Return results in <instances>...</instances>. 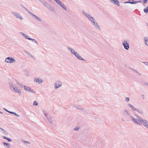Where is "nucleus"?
Masks as SVG:
<instances>
[{
    "instance_id": "24",
    "label": "nucleus",
    "mask_w": 148,
    "mask_h": 148,
    "mask_svg": "<svg viewBox=\"0 0 148 148\" xmlns=\"http://www.w3.org/2000/svg\"><path fill=\"white\" fill-rule=\"evenodd\" d=\"M136 3V1H132V2H130V1H127L125 2L124 3H130L132 4H135Z\"/></svg>"
},
{
    "instance_id": "20",
    "label": "nucleus",
    "mask_w": 148,
    "mask_h": 148,
    "mask_svg": "<svg viewBox=\"0 0 148 148\" xmlns=\"http://www.w3.org/2000/svg\"><path fill=\"white\" fill-rule=\"evenodd\" d=\"M8 112L10 114H14L15 115H16V116H17V117H19L20 116V115H19V114H16V113H15L14 112H11V111H8Z\"/></svg>"
},
{
    "instance_id": "19",
    "label": "nucleus",
    "mask_w": 148,
    "mask_h": 148,
    "mask_svg": "<svg viewBox=\"0 0 148 148\" xmlns=\"http://www.w3.org/2000/svg\"><path fill=\"white\" fill-rule=\"evenodd\" d=\"M144 40L145 44L148 47V38L145 37L144 38Z\"/></svg>"
},
{
    "instance_id": "27",
    "label": "nucleus",
    "mask_w": 148,
    "mask_h": 148,
    "mask_svg": "<svg viewBox=\"0 0 148 148\" xmlns=\"http://www.w3.org/2000/svg\"><path fill=\"white\" fill-rule=\"evenodd\" d=\"M53 1L56 2L57 4L58 5L59 3L61 2L60 0H53Z\"/></svg>"
},
{
    "instance_id": "16",
    "label": "nucleus",
    "mask_w": 148,
    "mask_h": 148,
    "mask_svg": "<svg viewBox=\"0 0 148 148\" xmlns=\"http://www.w3.org/2000/svg\"><path fill=\"white\" fill-rule=\"evenodd\" d=\"M20 34L22 35L26 39H27L29 40H30L31 38L29 37V36H27L26 34L23 33L22 32H20Z\"/></svg>"
},
{
    "instance_id": "7",
    "label": "nucleus",
    "mask_w": 148,
    "mask_h": 148,
    "mask_svg": "<svg viewBox=\"0 0 148 148\" xmlns=\"http://www.w3.org/2000/svg\"><path fill=\"white\" fill-rule=\"evenodd\" d=\"M24 90L28 92H29L32 93H35V92L34 90L31 88L29 86H27L24 85Z\"/></svg>"
},
{
    "instance_id": "46",
    "label": "nucleus",
    "mask_w": 148,
    "mask_h": 148,
    "mask_svg": "<svg viewBox=\"0 0 148 148\" xmlns=\"http://www.w3.org/2000/svg\"><path fill=\"white\" fill-rule=\"evenodd\" d=\"M141 97H142L143 99H145V95H142Z\"/></svg>"
},
{
    "instance_id": "14",
    "label": "nucleus",
    "mask_w": 148,
    "mask_h": 148,
    "mask_svg": "<svg viewBox=\"0 0 148 148\" xmlns=\"http://www.w3.org/2000/svg\"><path fill=\"white\" fill-rule=\"evenodd\" d=\"M110 1L113 4L116 5L118 6H120L119 3L117 0H110Z\"/></svg>"
},
{
    "instance_id": "51",
    "label": "nucleus",
    "mask_w": 148,
    "mask_h": 148,
    "mask_svg": "<svg viewBox=\"0 0 148 148\" xmlns=\"http://www.w3.org/2000/svg\"><path fill=\"white\" fill-rule=\"evenodd\" d=\"M24 85H23V84H22L21 85V86L20 87H24Z\"/></svg>"
},
{
    "instance_id": "53",
    "label": "nucleus",
    "mask_w": 148,
    "mask_h": 148,
    "mask_svg": "<svg viewBox=\"0 0 148 148\" xmlns=\"http://www.w3.org/2000/svg\"><path fill=\"white\" fill-rule=\"evenodd\" d=\"M43 1H44L43 0H42V1H41V2H43Z\"/></svg>"
},
{
    "instance_id": "45",
    "label": "nucleus",
    "mask_w": 148,
    "mask_h": 148,
    "mask_svg": "<svg viewBox=\"0 0 148 148\" xmlns=\"http://www.w3.org/2000/svg\"><path fill=\"white\" fill-rule=\"evenodd\" d=\"M144 63L145 65L148 66V62H144Z\"/></svg>"
},
{
    "instance_id": "39",
    "label": "nucleus",
    "mask_w": 148,
    "mask_h": 148,
    "mask_svg": "<svg viewBox=\"0 0 148 148\" xmlns=\"http://www.w3.org/2000/svg\"><path fill=\"white\" fill-rule=\"evenodd\" d=\"M63 3H63L62 1H61V2L59 3V4H58V5L60 6H61V5Z\"/></svg>"
},
{
    "instance_id": "50",
    "label": "nucleus",
    "mask_w": 148,
    "mask_h": 148,
    "mask_svg": "<svg viewBox=\"0 0 148 148\" xmlns=\"http://www.w3.org/2000/svg\"><path fill=\"white\" fill-rule=\"evenodd\" d=\"M3 138L4 139H7V138H7V137H6V136H4L3 137Z\"/></svg>"
},
{
    "instance_id": "18",
    "label": "nucleus",
    "mask_w": 148,
    "mask_h": 148,
    "mask_svg": "<svg viewBox=\"0 0 148 148\" xmlns=\"http://www.w3.org/2000/svg\"><path fill=\"white\" fill-rule=\"evenodd\" d=\"M32 16L34 18L36 19L38 21H41V20L40 18L39 17H38L36 15H34V14L32 15Z\"/></svg>"
},
{
    "instance_id": "54",
    "label": "nucleus",
    "mask_w": 148,
    "mask_h": 148,
    "mask_svg": "<svg viewBox=\"0 0 148 148\" xmlns=\"http://www.w3.org/2000/svg\"><path fill=\"white\" fill-rule=\"evenodd\" d=\"M147 1V0H145V1Z\"/></svg>"
},
{
    "instance_id": "1",
    "label": "nucleus",
    "mask_w": 148,
    "mask_h": 148,
    "mask_svg": "<svg viewBox=\"0 0 148 148\" xmlns=\"http://www.w3.org/2000/svg\"><path fill=\"white\" fill-rule=\"evenodd\" d=\"M122 114L123 116L127 118L133 123L140 125V122L142 118L136 114H134L135 118L132 115L130 111L127 109H125Z\"/></svg>"
},
{
    "instance_id": "21",
    "label": "nucleus",
    "mask_w": 148,
    "mask_h": 148,
    "mask_svg": "<svg viewBox=\"0 0 148 148\" xmlns=\"http://www.w3.org/2000/svg\"><path fill=\"white\" fill-rule=\"evenodd\" d=\"M47 119L51 124H52L53 123V121L51 118L50 117H47Z\"/></svg>"
},
{
    "instance_id": "3",
    "label": "nucleus",
    "mask_w": 148,
    "mask_h": 148,
    "mask_svg": "<svg viewBox=\"0 0 148 148\" xmlns=\"http://www.w3.org/2000/svg\"><path fill=\"white\" fill-rule=\"evenodd\" d=\"M15 81V79L13 78L9 80L8 83L10 88L12 91L20 95L22 93L21 90L14 84Z\"/></svg>"
},
{
    "instance_id": "22",
    "label": "nucleus",
    "mask_w": 148,
    "mask_h": 148,
    "mask_svg": "<svg viewBox=\"0 0 148 148\" xmlns=\"http://www.w3.org/2000/svg\"><path fill=\"white\" fill-rule=\"evenodd\" d=\"M15 82H16V83L18 84V86L20 87L21 86V85L22 84L20 82H19L18 81L15 79Z\"/></svg>"
},
{
    "instance_id": "8",
    "label": "nucleus",
    "mask_w": 148,
    "mask_h": 148,
    "mask_svg": "<svg viewBox=\"0 0 148 148\" xmlns=\"http://www.w3.org/2000/svg\"><path fill=\"white\" fill-rule=\"evenodd\" d=\"M34 82L38 84H40L42 83L43 82V80L41 78L36 77L34 78Z\"/></svg>"
},
{
    "instance_id": "35",
    "label": "nucleus",
    "mask_w": 148,
    "mask_h": 148,
    "mask_svg": "<svg viewBox=\"0 0 148 148\" xmlns=\"http://www.w3.org/2000/svg\"><path fill=\"white\" fill-rule=\"evenodd\" d=\"M27 11L28 13L29 14H30V15L32 16V15H33L34 14L33 13H32L30 11H29V10H27Z\"/></svg>"
},
{
    "instance_id": "25",
    "label": "nucleus",
    "mask_w": 148,
    "mask_h": 148,
    "mask_svg": "<svg viewBox=\"0 0 148 148\" xmlns=\"http://www.w3.org/2000/svg\"><path fill=\"white\" fill-rule=\"evenodd\" d=\"M29 40H32V42H34L36 43L37 44H38V42L37 41L34 39H33L31 38Z\"/></svg>"
},
{
    "instance_id": "34",
    "label": "nucleus",
    "mask_w": 148,
    "mask_h": 148,
    "mask_svg": "<svg viewBox=\"0 0 148 148\" xmlns=\"http://www.w3.org/2000/svg\"><path fill=\"white\" fill-rule=\"evenodd\" d=\"M42 3L44 4L45 6H46L47 5L48 3L47 2L45 1H43V2H42Z\"/></svg>"
},
{
    "instance_id": "2",
    "label": "nucleus",
    "mask_w": 148,
    "mask_h": 148,
    "mask_svg": "<svg viewBox=\"0 0 148 148\" xmlns=\"http://www.w3.org/2000/svg\"><path fill=\"white\" fill-rule=\"evenodd\" d=\"M82 12L84 14V15L90 22L92 25L96 29L98 30H100V26L94 18L92 17L91 14L85 10H83L82 11Z\"/></svg>"
},
{
    "instance_id": "36",
    "label": "nucleus",
    "mask_w": 148,
    "mask_h": 148,
    "mask_svg": "<svg viewBox=\"0 0 148 148\" xmlns=\"http://www.w3.org/2000/svg\"><path fill=\"white\" fill-rule=\"evenodd\" d=\"M73 107H75V108H77V106H78V105H77L76 104H73Z\"/></svg>"
},
{
    "instance_id": "23",
    "label": "nucleus",
    "mask_w": 148,
    "mask_h": 148,
    "mask_svg": "<svg viewBox=\"0 0 148 148\" xmlns=\"http://www.w3.org/2000/svg\"><path fill=\"white\" fill-rule=\"evenodd\" d=\"M26 53L30 57L32 58H33L34 56H33L32 55L31 53H29L28 52V51H26Z\"/></svg>"
},
{
    "instance_id": "37",
    "label": "nucleus",
    "mask_w": 148,
    "mask_h": 148,
    "mask_svg": "<svg viewBox=\"0 0 148 148\" xmlns=\"http://www.w3.org/2000/svg\"><path fill=\"white\" fill-rule=\"evenodd\" d=\"M3 144L4 145H5L6 146H8V147H9V144H8L7 143H4Z\"/></svg>"
},
{
    "instance_id": "30",
    "label": "nucleus",
    "mask_w": 148,
    "mask_h": 148,
    "mask_svg": "<svg viewBox=\"0 0 148 148\" xmlns=\"http://www.w3.org/2000/svg\"><path fill=\"white\" fill-rule=\"evenodd\" d=\"M38 105V102L36 101H34L33 103V106H37Z\"/></svg>"
},
{
    "instance_id": "38",
    "label": "nucleus",
    "mask_w": 148,
    "mask_h": 148,
    "mask_svg": "<svg viewBox=\"0 0 148 148\" xmlns=\"http://www.w3.org/2000/svg\"><path fill=\"white\" fill-rule=\"evenodd\" d=\"M23 142L25 143V144H29L30 143L28 141H24Z\"/></svg>"
},
{
    "instance_id": "32",
    "label": "nucleus",
    "mask_w": 148,
    "mask_h": 148,
    "mask_svg": "<svg viewBox=\"0 0 148 148\" xmlns=\"http://www.w3.org/2000/svg\"><path fill=\"white\" fill-rule=\"evenodd\" d=\"M144 11L147 13L148 12V6L146 7V9H145L144 10Z\"/></svg>"
},
{
    "instance_id": "6",
    "label": "nucleus",
    "mask_w": 148,
    "mask_h": 148,
    "mask_svg": "<svg viewBox=\"0 0 148 148\" xmlns=\"http://www.w3.org/2000/svg\"><path fill=\"white\" fill-rule=\"evenodd\" d=\"M12 13L16 18L21 21H22L24 19L23 16L17 12H13Z\"/></svg>"
},
{
    "instance_id": "12",
    "label": "nucleus",
    "mask_w": 148,
    "mask_h": 148,
    "mask_svg": "<svg viewBox=\"0 0 148 148\" xmlns=\"http://www.w3.org/2000/svg\"><path fill=\"white\" fill-rule=\"evenodd\" d=\"M74 55L75 56V57H77L79 60H82L83 61H85V60L84 58H83L82 56H80L79 55V53L77 52H76Z\"/></svg>"
},
{
    "instance_id": "5",
    "label": "nucleus",
    "mask_w": 148,
    "mask_h": 148,
    "mask_svg": "<svg viewBox=\"0 0 148 148\" xmlns=\"http://www.w3.org/2000/svg\"><path fill=\"white\" fill-rule=\"evenodd\" d=\"M62 83L61 81L60 80H57L54 83V89L56 90H57L60 87H62Z\"/></svg>"
},
{
    "instance_id": "29",
    "label": "nucleus",
    "mask_w": 148,
    "mask_h": 148,
    "mask_svg": "<svg viewBox=\"0 0 148 148\" xmlns=\"http://www.w3.org/2000/svg\"><path fill=\"white\" fill-rule=\"evenodd\" d=\"M132 70L134 71L135 73H136L138 75H141L137 71H136L135 70L133 69H132Z\"/></svg>"
},
{
    "instance_id": "9",
    "label": "nucleus",
    "mask_w": 148,
    "mask_h": 148,
    "mask_svg": "<svg viewBox=\"0 0 148 148\" xmlns=\"http://www.w3.org/2000/svg\"><path fill=\"white\" fill-rule=\"evenodd\" d=\"M142 124L145 127L148 129V121L145 119L141 118L140 122V125Z\"/></svg>"
},
{
    "instance_id": "40",
    "label": "nucleus",
    "mask_w": 148,
    "mask_h": 148,
    "mask_svg": "<svg viewBox=\"0 0 148 148\" xmlns=\"http://www.w3.org/2000/svg\"><path fill=\"white\" fill-rule=\"evenodd\" d=\"M6 140H8L9 142H11L12 141V139L10 138H8Z\"/></svg>"
},
{
    "instance_id": "17",
    "label": "nucleus",
    "mask_w": 148,
    "mask_h": 148,
    "mask_svg": "<svg viewBox=\"0 0 148 148\" xmlns=\"http://www.w3.org/2000/svg\"><path fill=\"white\" fill-rule=\"evenodd\" d=\"M60 6L65 11H66L67 10V7L64 3L62 4V5Z\"/></svg>"
},
{
    "instance_id": "11",
    "label": "nucleus",
    "mask_w": 148,
    "mask_h": 148,
    "mask_svg": "<svg viewBox=\"0 0 148 148\" xmlns=\"http://www.w3.org/2000/svg\"><path fill=\"white\" fill-rule=\"evenodd\" d=\"M122 45L125 49L127 50L129 49L130 48V46L129 44L127 41L124 40L122 42Z\"/></svg>"
},
{
    "instance_id": "49",
    "label": "nucleus",
    "mask_w": 148,
    "mask_h": 148,
    "mask_svg": "<svg viewBox=\"0 0 148 148\" xmlns=\"http://www.w3.org/2000/svg\"><path fill=\"white\" fill-rule=\"evenodd\" d=\"M3 109L6 112H8V110L7 109H6V108H4Z\"/></svg>"
},
{
    "instance_id": "43",
    "label": "nucleus",
    "mask_w": 148,
    "mask_h": 148,
    "mask_svg": "<svg viewBox=\"0 0 148 148\" xmlns=\"http://www.w3.org/2000/svg\"><path fill=\"white\" fill-rule=\"evenodd\" d=\"M50 5L49 4V3H48L47 5L45 6L47 8H48L49 7V6H50Z\"/></svg>"
},
{
    "instance_id": "4",
    "label": "nucleus",
    "mask_w": 148,
    "mask_h": 148,
    "mask_svg": "<svg viewBox=\"0 0 148 148\" xmlns=\"http://www.w3.org/2000/svg\"><path fill=\"white\" fill-rule=\"evenodd\" d=\"M5 62L9 64H13L16 62L15 59L12 57H9L6 58L5 60Z\"/></svg>"
},
{
    "instance_id": "31",
    "label": "nucleus",
    "mask_w": 148,
    "mask_h": 148,
    "mask_svg": "<svg viewBox=\"0 0 148 148\" xmlns=\"http://www.w3.org/2000/svg\"><path fill=\"white\" fill-rule=\"evenodd\" d=\"M77 108L79 110H82L83 109V108L81 106L79 105L77 106Z\"/></svg>"
},
{
    "instance_id": "48",
    "label": "nucleus",
    "mask_w": 148,
    "mask_h": 148,
    "mask_svg": "<svg viewBox=\"0 0 148 148\" xmlns=\"http://www.w3.org/2000/svg\"><path fill=\"white\" fill-rule=\"evenodd\" d=\"M44 114L45 116H46V117H47H47H48L47 116V113L45 112H44Z\"/></svg>"
},
{
    "instance_id": "33",
    "label": "nucleus",
    "mask_w": 148,
    "mask_h": 148,
    "mask_svg": "<svg viewBox=\"0 0 148 148\" xmlns=\"http://www.w3.org/2000/svg\"><path fill=\"white\" fill-rule=\"evenodd\" d=\"M79 127H76L74 129V130L75 131H77L79 130Z\"/></svg>"
},
{
    "instance_id": "28",
    "label": "nucleus",
    "mask_w": 148,
    "mask_h": 148,
    "mask_svg": "<svg viewBox=\"0 0 148 148\" xmlns=\"http://www.w3.org/2000/svg\"><path fill=\"white\" fill-rule=\"evenodd\" d=\"M0 132H1L3 134H5V133L6 132L4 130L1 128H0Z\"/></svg>"
},
{
    "instance_id": "41",
    "label": "nucleus",
    "mask_w": 148,
    "mask_h": 148,
    "mask_svg": "<svg viewBox=\"0 0 148 148\" xmlns=\"http://www.w3.org/2000/svg\"><path fill=\"white\" fill-rule=\"evenodd\" d=\"M50 5L49 4V3H48L47 5L45 6L47 8H48L49 7V6H50Z\"/></svg>"
},
{
    "instance_id": "44",
    "label": "nucleus",
    "mask_w": 148,
    "mask_h": 148,
    "mask_svg": "<svg viewBox=\"0 0 148 148\" xmlns=\"http://www.w3.org/2000/svg\"><path fill=\"white\" fill-rule=\"evenodd\" d=\"M126 101H129L130 100V99L128 97H126L125 98Z\"/></svg>"
},
{
    "instance_id": "15",
    "label": "nucleus",
    "mask_w": 148,
    "mask_h": 148,
    "mask_svg": "<svg viewBox=\"0 0 148 148\" xmlns=\"http://www.w3.org/2000/svg\"><path fill=\"white\" fill-rule=\"evenodd\" d=\"M68 49L69 51L71 52V53L73 55H74L75 54V53L77 52L73 48L70 47H68Z\"/></svg>"
},
{
    "instance_id": "42",
    "label": "nucleus",
    "mask_w": 148,
    "mask_h": 148,
    "mask_svg": "<svg viewBox=\"0 0 148 148\" xmlns=\"http://www.w3.org/2000/svg\"><path fill=\"white\" fill-rule=\"evenodd\" d=\"M50 5L49 4V3H48L47 5L45 6L47 8H48L49 7V6H50Z\"/></svg>"
},
{
    "instance_id": "13",
    "label": "nucleus",
    "mask_w": 148,
    "mask_h": 148,
    "mask_svg": "<svg viewBox=\"0 0 148 148\" xmlns=\"http://www.w3.org/2000/svg\"><path fill=\"white\" fill-rule=\"evenodd\" d=\"M74 55L75 56V57H77L79 60H82L83 61H85V60L84 58H83L82 56H80L79 55V53L77 52H76Z\"/></svg>"
},
{
    "instance_id": "47",
    "label": "nucleus",
    "mask_w": 148,
    "mask_h": 148,
    "mask_svg": "<svg viewBox=\"0 0 148 148\" xmlns=\"http://www.w3.org/2000/svg\"><path fill=\"white\" fill-rule=\"evenodd\" d=\"M144 85L145 86H148V83H144Z\"/></svg>"
},
{
    "instance_id": "52",
    "label": "nucleus",
    "mask_w": 148,
    "mask_h": 148,
    "mask_svg": "<svg viewBox=\"0 0 148 148\" xmlns=\"http://www.w3.org/2000/svg\"><path fill=\"white\" fill-rule=\"evenodd\" d=\"M0 113L2 114H3V113H2V112L0 111Z\"/></svg>"
},
{
    "instance_id": "10",
    "label": "nucleus",
    "mask_w": 148,
    "mask_h": 148,
    "mask_svg": "<svg viewBox=\"0 0 148 148\" xmlns=\"http://www.w3.org/2000/svg\"><path fill=\"white\" fill-rule=\"evenodd\" d=\"M127 106L128 107L130 108L134 111H136L139 113H141V111L140 109L138 108H136L134 106L130 103H128L127 104Z\"/></svg>"
},
{
    "instance_id": "26",
    "label": "nucleus",
    "mask_w": 148,
    "mask_h": 148,
    "mask_svg": "<svg viewBox=\"0 0 148 148\" xmlns=\"http://www.w3.org/2000/svg\"><path fill=\"white\" fill-rule=\"evenodd\" d=\"M48 8L51 11H53L54 10L53 7L51 5Z\"/></svg>"
}]
</instances>
